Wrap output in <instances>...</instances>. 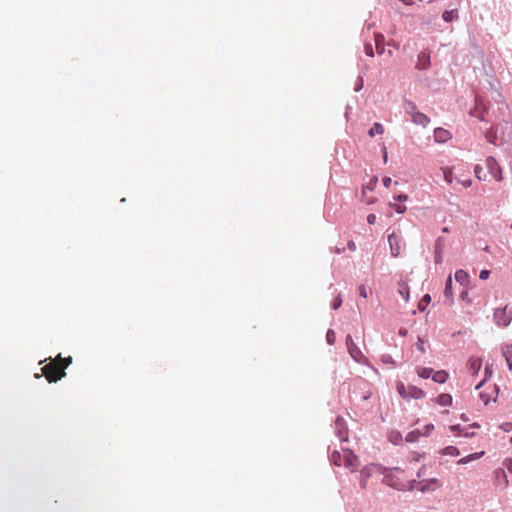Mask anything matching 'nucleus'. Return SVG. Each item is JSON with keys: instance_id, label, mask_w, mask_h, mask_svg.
<instances>
[{"instance_id": "obj_1", "label": "nucleus", "mask_w": 512, "mask_h": 512, "mask_svg": "<svg viewBox=\"0 0 512 512\" xmlns=\"http://www.w3.org/2000/svg\"><path fill=\"white\" fill-rule=\"evenodd\" d=\"M404 470L400 467H392V468H384L383 474V484L398 490V491H404L405 489V482H403L398 474L403 473Z\"/></svg>"}, {"instance_id": "obj_2", "label": "nucleus", "mask_w": 512, "mask_h": 512, "mask_svg": "<svg viewBox=\"0 0 512 512\" xmlns=\"http://www.w3.org/2000/svg\"><path fill=\"white\" fill-rule=\"evenodd\" d=\"M493 320L496 325L500 327H507L512 321V309L508 310V306L495 309L493 313Z\"/></svg>"}, {"instance_id": "obj_3", "label": "nucleus", "mask_w": 512, "mask_h": 512, "mask_svg": "<svg viewBox=\"0 0 512 512\" xmlns=\"http://www.w3.org/2000/svg\"><path fill=\"white\" fill-rule=\"evenodd\" d=\"M334 430L336 436L341 442L348 441V428L345 419L338 416L334 421Z\"/></svg>"}, {"instance_id": "obj_4", "label": "nucleus", "mask_w": 512, "mask_h": 512, "mask_svg": "<svg viewBox=\"0 0 512 512\" xmlns=\"http://www.w3.org/2000/svg\"><path fill=\"white\" fill-rule=\"evenodd\" d=\"M486 167L491 174V176L497 181L500 182L502 180V170L496 159L492 156L487 157L486 159Z\"/></svg>"}, {"instance_id": "obj_5", "label": "nucleus", "mask_w": 512, "mask_h": 512, "mask_svg": "<svg viewBox=\"0 0 512 512\" xmlns=\"http://www.w3.org/2000/svg\"><path fill=\"white\" fill-rule=\"evenodd\" d=\"M345 342H346L347 350H348V353L350 354V356L356 362H361V360L363 358V353L360 350V348L357 346V344L354 343V341L352 339V336L350 334H348L346 336V341Z\"/></svg>"}, {"instance_id": "obj_6", "label": "nucleus", "mask_w": 512, "mask_h": 512, "mask_svg": "<svg viewBox=\"0 0 512 512\" xmlns=\"http://www.w3.org/2000/svg\"><path fill=\"white\" fill-rule=\"evenodd\" d=\"M43 373L48 380V382H57L62 377L66 375V373L62 370L60 371L57 367L46 365L43 367Z\"/></svg>"}, {"instance_id": "obj_7", "label": "nucleus", "mask_w": 512, "mask_h": 512, "mask_svg": "<svg viewBox=\"0 0 512 512\" xmlns=\"http://www.w3.org/2000/svg\"><path fill=\"white\" fill-rule=\"evenodd\" d=\"M442 483L437 478H430L421 481L418 490L422 493L433 492L436 489L440 488Z\"/></svg>"}, {"instance_id": "obj_8", "label": "nucleus", "mask_w": 512, "mask_h": 512, "mask_svg": "<svg viewBox=\"0 0 512 512\" xmlns=\"http://www.w3.org/2000/svg\"><path fill=\"white\" fill-rule=\"evenodd\" d=\"M431 66V57L430 53L426 50L421 51L417 56V63L415 68L420 71H426Z\"/></svg>"}, {"instance_id": "obj_9", "label": "nucleus", "mask_w": 512, "mask_h": 512, "mask_svg": "<svg viewBox=\"0 0 512 512\" xmlns=\"http://www.w3.org/2000/svg\"><path fill=\"white\" fill-rule=\"evenodd\" d=\"M472 427H479V424L473 423L469 427H462L460 424H455L450 426V430L458 436H464L466 438H471L475 435V432L470 431Z\"/></svg>"}, {"instance_id": "obj_10", "label": "nucleus", "mask_w": 512, "mask_h": 512, "mask_svg": "<svg viewBox=\"0 0 512 512\" xmlns=\"http://www.w3.org/2000/svg\"><path fill=\"white\" fill-rule=\"evenodd\" d=\"M445 246V238L438 237L434 244V262L441 264L443 262V248Z\"/></svg>"}, {"instance_id": "obj_11", "label": "nucleus", "mask_w": 512, "mask_h": 512, "mask_svg": "<svg viewBox=\"0 0 512 512\" xmlns=\"http://www.w3.org/2000/svg\"><path fill=\"white\" fill-rule=\"evenodd\" d=\"M344 462L345 466L350 468L352 471L357 469L359 466L358 457L349 449L344 450Z\"/></svg>"}, {"instance_id": "obj_12", "label": "nucleus", "mask_w": 512, "mask_h": 512, "mask_svg": "<svg viewBox=\"0 0 512 512\" xmlns=\"http://www.w3.org/2000/svg\"><path fill=\"white\" fill-rule=\"evenodd\" d=\"M388 242L390 246L391 255L393 257L399 256L401 252L399 237L393 232L388 236Z\"/></svg>"}, {"instance_id": "obj_13", "label": "nucleus", "mask_w": 512, "mask_h": 512, "mask_svg": "<svg viewBox=\"0 0 512 512\" xmlns=\"http://www.w3.org/2000/svg\"><path fill=\"white\" fill-rule=\"evenodd\" d=\"M411 121H412L414 124H416V125H420V126H422V127H426V126L430 123V118H429L426 114H424V113H422V112H420V111L418 110V111H417L416 113H414V115L411 117Z\"/></svg>"}, {"instance_id": "obj_14", "label": "nucleus", "mask_w": 512, "mask_h": 512, "mask_svg": "<svg viewBox=\"0 0 512 512\" xmlns=\"http://www.w3.org/2000/svg\"><path fill=\"white\" fill-rule=\"evenodd\" d=\"M407 389H408L407 399L412 398V399L418 400V399H423L426 396V393L424 392V390H422L421 388H419L417 386L409 385L407 387Z\"/></svg>"}, {"instance_id": "obj_15", "label": "nucleus", "mask_w": 512, "mask_h": 512, "mask_svg": "<svg viewBox=\"0 0 512 512\" xmlns=\"http://www.w3.org/2000/svg\"><path fill=\"white\" fill-rule=\"evenodd\" d=\"M434 138L436 142L444 143L451 138V133L444 128L438 127L434 130Z\"/></svg>"}, {"instance_id": "obj_16", "label": "nucleus", "mask_w": 512, "mask_h": 512, "mask_svg": "<svg viewBox=\"0 0 512 512\" xmlns=\"http://www.w3.org/2000/svg\"><path fill=\"white\" fill-rule=\"evenodd\" d=\"M444 297L449 300L450 303H453L454 294H453V282L452 277L448 276L445 282L444 288Z\"/></svg>"}, {"instance_id": "obj_17", "label": "nucleus", "mask_w": 512, "mask_h": 512, "mask_svg": "<svg viewBox=\"0 0 512 512\" xmlns=\"http://www.w3.org/2000/svg\"><path fill=\"white\" fill-rule=\"evenodd\" d=\"M455 280L462 286L466 287L469 284V275L463 269H458L455 272Z\"/></svg>"}, {"instance_id": "obj_18", "label": "nucleus", "mask_w": 512, "mask_h": 512, "mask_svg": "<svg viewBox=\"0 0 512 512\" xmlns=\"http://www.w3.org/2000/svg\"><path fill=\"white\" fill-rule=\"evenodd\" d=\"M403 109L406 114L410 115V117H412L414 113L418 111L417 105L413 101L408 99H404Z\"/></svg>"}, {"instance_id": "obj_19", "label": "nucleus", "mask_w": 512, "mask_h": 512, "mask_svg": "<svg viewBox=\"0 0 512 512\" xmlns=\"http://www.w3.org/2000/svg\"><path fill=\"white\" fill-rule=\"evenodd\" d=\"M448 377V372H446L445 370H438L436 372H433L432 380L436 383L443 384L447 381Z\"/></svg>"}, {"instance_id": "obj_20", "label": "nucleus", "mask_w": 512, "mask_h": 512, "mask_svg": "<svg viewBox=\"0 0 512 512\" xmlns=\"http://www.w3.org/2000/svg\"><path fill=\"white\" fill-rule=\"evenodd\" d=\"M374 40H375V46H376V51L378 54H383L384 51H385V47H384V36L380 33H375L374 34Z\"/></svg>"}, {"instance_id": "obj_21", "label": "nucleus", "mask_w": 512, "mask_h": 512, "mask_svg": "<svg viewBox=\"0 0 512 512\" xmlns=\"http://www.w3.org/2000/svg\"><path fill=\"white\" fill-rule=\"evenodd\" d=\"M452 400V396L447 393H442L436 398V402L441 406H450L452 404Z\"/></svg>"}, {"instance_id": "obj_22", "label": "nucleus", "mask_w": 512, "mask_h": 512, "mask_svg": "<svg viewBox=\"0 0 512 512\" xmlns=\"http://www.w3.org/2000/svg\"><path fill=\"white\" fill-rule=\"evenodd\" d=\"M493 392L495 393V397L493 398L491 395L486 394L485 392H481L479 394L480 399L484 402L485 405H487L491 400H493L494 402L496 401V397L499 393V387L497 385H494Z\"/></svg>"}, {"instance_id": "obj_23", "label": "nucleus", "mask_w": 512, "mask_h": 512, "mask_svg": "<svg viewBox=\"0 0 512 512\" xmlns=\"http://www.w3.org/2000/svg\"><path fill=\"white\" fill-rule=\"evenodd\" d=\"M458 17L459 14L457 9L445 10L442 14V19L447 23L452 22L454 19H458Z\"/></svg>"}, {"instance_id": "obj_24", "label": "nucleus", "mask_w": 512, "mask_h": 512, "mask_svg": "<svg viewBox=\"0 0 512 512\" xmlns=\"http://www.w3.org/2000/svg\"><path fill=\"white\" fill-rule=\"evenodd\" d=\"M422 436V432L419 429H414L407 433L405 437V441L408 443H415L419 440V438Z\"/></svg>"}, {"instance_id": "obj_25", "label": "nucleus", "mask_w": 512, "mask_h": 512, "mask_svg": "<svg viewBox=\"0 0 512 512\" xmlns=\"http://www.w3.org/2000/svg\"><path fill=\"white\" fill-rule=\"evenodd\" d=\"M502 355L506 360L509 370L512 371V346H506L503 348Z\"/></svg>"}, {"instance_id": "obj_26", "label": "nucleus", "mask_w": 512, "mask_h": 512, "mask_svg": "<svg viewBox=\"0 0 512 512\" xmlns=\"http://www.w3.org/2000/svg\"><path fill=\"white\" fill-rule=\"evenodd\" d=\"M417 375L422 379L432 378L433 369L428 367H417L416 368Z\"/></svg>"}, {"instance_id": "obj_27", "label": "nucleus", "mask_w": 512, "mask_h": 512, "mask_svg": "<svg viewBox=\"0 0 512 512\" xmlns=\"http://www.w3.org/2000/svg\"><path fill=\"white\" fill-rule=\"evenodd\" d=\"M383 133H384V127L381 123H378V122H375L368 131V135L370 137H374L375 135L383 134Z\"/></svg>"}, {"instance_id": "obj_28", "label": "nucleus", "mask_w": 512, "mask_h": 512, "mask_svg": "<svg viewBox=\"0 0 512 512\" xmlns=\"http://www.w3.org/2000/svg\"><path fill=\"white\" fill-rule=\"evenodd\" d=\"M483 454H484V452H476V453L469 454V455L461 458L458 461V463L462 464V465L467 464L473 460L479 459Z\"/></svg>"}, {"instance_id": "obj_29", "label": "nucleus", "mask_w": 512, "mask_h": 512, "mask_svg": "<svg viewBox=\"0 0 512 512\" xmlns=\"http://www.w3.org/2000/svg\"><path fill=\"white\" fill-rule=\"evenodd\" d=\"M440 453L442 455H448V456H458L460 454L459 449L456 446H446L443 448Z\"/></svg>"}, {"instance_id": "obj_30", "label": "nucleus", "mask_w": 512, "mask_h": 512, "mask_svg": "<svg viewBox=\"0 0 512 512\" xmlns=\"http://www.w3.org/2000/svg\"><path fill=\"white\" fill-rule=\"evenodd\" d=\"M330 462L335 466L341 465V454L339 451L334 450L330 455Z\"/></svg>"}, {"instance_id": "obj_31", "label": "nucleus", "mask_w": 512, "mask_h": 512, "mask_svg": "<svg viewBox=\"0 0 512 512\" xmlns=\"http://www.w3.org/2000/svg\"><path fill=\"white\" fill-rule=\"evenodd\" d=\"M481 368V361L480 360H470L469 361V370L471 371V373L474 375V374H477L478 371L480 370Z\"/></svg>"}, {"instance_id": "obj_32", "label": "nucleus", "mask_w": 512, "mask_h": 512, "mask_svg": "<svg viewBox=\"0 0 512 512\" xmlns=\"http://www.w3.org/2000/svg\"><path fill=\"white\" fill-rule=\"evenodd\" d=\"M396 388H397V392L399 393V395L402 398L407 399L408 389L404 385V383L403 382H398L397 385H396Z\"/></svg>"}, {"instance_id": "obj_33", "label": "nucleus", "mask_w": 512, "mask_h": 512, "mask_svg": "<svg viewBox=\"0 0 512 512\" xmlns=\"http://www.w3.org/2000/svg\"><path fill=\"white\" fill-rule=\"evenodd\" d=\"M420 484H421V481L413 479V480L409 481L408 483H405L404 491H413L416 488L418 489Z\"/></svg>"}, {"instance_id": "obj_34", "label": "nucleus", "mask_w": 512, "mask_h": 512, "mask_svg": "<svg viewBox=\"0 0 512 512\" xmlns=\"http://www.w3.org/2000/svg\"><path fill=\"white\" fill-rule=\"evenodd\" d=\"M431 301V297L429 294H425L422 299L420 300L419 304H418V309L420 311H424L426 306L429 304V302Z\"/></svg>"}, {"instance_id": "obj_35", "label": "nucleus", "mask_w": 512, "mask_h": 512, "mask_svg": "<svg viewBox=\"0 0 512 512\" xmlns=\"http://www.w3.org/2000/svg\"><path fill=\"white\" fill-rule=\"evenodd\" d=\"M342 302H343V301H342V298H341V296H340V294H339V295H338L337 297H335V298L333 299V301L331 302V308H332L333 310H337V309H339V308L341 307V305H342Z\"/></svg>"}, {"instance_id": "obj_36", "label": "nucleus", "mask_w": 512, "mask_h": 512, "mask_svg": "<svg viewBox=\"0 0 512 512\" xmlns=\"http://www.w3.org/2000/svg\"><path fill=\"white\" fill-rule=\"evenodd\" d=\"M380 360H381V362L383 364H390V365H394L395 364V361H394L393 357L390 354H383V355H381Z\"/></svg>"}, {"instance_id": "obj_37", "label": "nucleus", "mask_w": 512, "mask_h": 512, "mask_svg": "<svg viewBox=\"0 0 512 512\" xmlns=\"http://www.w3.org/2000/svg\"><path fill=\"white\" fill-rule=\"evenodd\" d=\"M389 205H390V207H392L394 209V211L397 214H403L407 210L405 205L393 204V203H390Z\"/></svg>"}, {"instance_id": "obj_38", "label": "nucleus", "mask_w": 512, "mask_h": 512, "mask_svg": "<svg viewBox=\"0 0 512 512\" xmlns=\"http://www.w3.org/2000/svg\"><path fill=\"white\" fill-rule=\"evenodd\" d=\"M326 341L329 345H333L335 343V333L332 329H328L326 333Z\"/></svg>"}, {"instance_id": "obj_39", "label": "nucleus", "mask_w": 512, "mask_h": 512, "mask_svg": "<svg viewBox=\"0 0 512 512\" xmlns=\"http://www.w3.org/2000/svg\"><path fill=\"white\" fill-rule=\"evenodd\" d=\"M415 346L417 350L420 351L421 353L425 352V340L422 337H418Z\"/></svg>"}, {"instance_id": "obj_40", "label": "nucleus", "mask_w": 512, "mask_h": 512, "mask_svg": "<svg viewBox=\"0 0 512 512\" xmlns=\"http://www.w3.org/2000/svg\"><path fill=\"white\" fill-rule=\"evenodd\" d=\"M364 51H365V54L369 57H373L374 56V50H373V46L371 43L369 42H366L364 44Z\"/></svg>"}, {"instance_id": "obj_41", "label": "nucleus", "mask_w": 512, "mask_h": 512, "mask_svg": "<svg viewBox=\"0 0 512 512\" xmlns=\"http://www.w3.org/2000/svg\"><path fill=\"white\" fill-rule=\"evenodd\" d=\"M482 173H483L482 166L479 165V164L475 165V167H474V174H475L477 179L483 180Z\"/></svg>"}, {"instance_id": "obj_42", "label": "nucleus", "mask_w": 512, "mask_h": 512, "mask_svg": "<svg viewBox=\"0 0 512 512\" xmlns=\"http://www.w3.org/2000/svg\"><path fill=\"white\" fill-rule=\"evenodd\" d=\"M444 179L447 183H452L453 181V173L451 170H445L444 171Z\"/></svg>"}, {"instance_id": "obj_43", "label": "nucleus", "mask_w": 512, "mask_h": 512, "mask_svg": "<svg viewBox=\"0 0 512 512\" xmlns=\"http://www.w3.org/2000/svg\"><path fill=\"white\" fill-rule=\"evenodd\" d=\"M393 199H394L395 201H398V202H405V201H407V200H408V195H407V194H404V193H400V194H398V195H395V196L393 197Z\"/></svg>"}, {"instance_id": "obj_44", "label": "nucleus", "mask_w": 512, "mask_h": 512, "mask_svg": "<svg viewBox=\"0 0 512 512\" xmlns=\"http://www.w3.org/2000/svg\"><path fill=\"white\" fill-rule=\"evenodd\" d=\"M433 430H434V425L431 423L427 424L424 427V432H422V435L429 436Z\"/></svg>"}, {"instance_id": "obj_45", "label": "nucleus", "mask_w": 512, "mask_h": 512, "mask_svg": "<svg viewBox=\"0 0 512 512\" xmlns=\"http://www.w3.org/2000/svg\"><path fill=\"white\" fill-rule=\"evenodd\" d=\"M362 88H363V78L358 77V79L355 83V86H354V91L359 92Z\"/></svg>"}, {"instance_id": "obj_46", "label": "nucleus", "mask_w": 512, "mask_h": 512, "mask_svg": "<svg viewBox=\"0 0 512 512\" xmlns=\"http://www.w3.org/2000/svg\"><path fill=\"white\" fill-rule=\"evenodd\" d=\"M490 273H491V272H490L489 270H487V269H483V270H481V271H480V273H479V278H480L481 280H487V279L490 277Z\"/></svg>"}, {"instance_id": "obj_47", "label": "nucleus", "mask_w": 512, "mask_h": 512, "mask_svg": "<svg viewBox=\"0 0 512 512\" xmlns=\"http://www.w3.org/2000/svg\"><path fill=\"white\" fill-rule=\"evenodd\" d=\"M391 442L397 445L400 441H402V435L399 432H396L395 435L391 437Z\"/></svg>"}, {"instance_id": "obj_48", "label": "nucleus", "mask_w": 512, "mask_h": 512, "mask_svg": "<svg viewBox=\"0 0 512 512\" xmlns=\"http://www.w3.org/2000/svg\"><path fill=\"white\" fill-rule=\"evenodd\" d=\"M358 293H359V296L362 298H367V296H368L367 289L364 285H360L358 287Z\"/></svg>"}, {"instance_id": "obj_49", "label": "nucleus", "mask_w": 512, "mask_h": 512, "mask_svg": "<svg viewBox=\"0 0 512 512\" xmlns=\"http://www.w3.org/2000/svg\"><path fill=\"white\" fill-rule=\"evenodd\" d=\"M504 466L510 473H512V458L505 459Z\"/></svg>"}, {"instance_id": "obj_50", "label": "nucleus", "mask_w": 512, "mask_h": 512, "mask_svg": "<svg viewBox=\"0 0 512 512\" xmlns=\"http://www.w3.org/2000/svg\"><path fill=\"white\" fill-rule=\"evenodd\" d=\"M426 469V465H422L417 471V478H422L425 475Z\"/></svg>"}, {"instance_id": "obj_51", "label": "nucleus", "mask_w": 512, "mask_h": 512, "mask_svg": "<svg viewBox=\"0 0 512 512\" xmlns=\"http://www.w3.org/2000/svg\"><path fill=\"white\" fill-rule=\"evenodd\" d=\"M492 373H493L492 365H487L485 367V378H486V380L492 376Z\"/></svg>"}, {"instance_id": "obj_52", "label": "nucleus", "mask_w": 512, "mask_h": 512, "mask_svg": "<svg viewBox=\"0 0 512 512\" xmlns=\"http://www.w3.org/2000/svg\"><path fill=\"white\" fill-rule=\"evenodd\" d=\"M496 476H497V477H500V476H501V477H503V478H504V481H505V485H507V484H508V480H507V477H506L505 471H504L503 469H499V470H497V472H496Z\"/></svg>"}, {"instance_id": "obj_53", "label": "nucleus", "mask_w": 512, "mask_h": 512, "mask_svg": "<svg viewBox=\"0 0 512 512\" xmlns=\"http://www.w3.org/2000/svg\"><path fill=\"white\" fill-rule=\"evenodd\" d=\"M399 293L401 294V296L403 298H405L407 300L409 297V288L406 286L404 289H400Z\"/></svg>"}, {"instance_id": "obj_54", "label": "nucleus", "mask_w": 512, "mask_h": 512, "mask_svg": "<svg viewBox=\"0 0 512 512\" xmlns=\"http://www.w3.org/2000/svg\"><path fill=\"white\" fill-rule=\"evenodd\" d=\"M382 181H383V185H384L386 188L390 187V185H391V183H392V179H391L390 177H384V178L382 179Z\"/></svg>"}, {"instance_id": "obj_55", "label": "nucleus", "mask_w": 512, "mask_h": 512, "mask_svg": "<svg viewBox=\"0 0 512 512\" xmlns=\"http://www.w3.org/2000/svg\"><path fill=\"white\" fill-rule=\"evenodd\" d=\"M375 221H376V216L374 214H369L367 216L368 224L373 225L375 223Z\"/></svg>"}, {"instance_id": "obj_56", "label": "nucleus", "mask_w": 512, "mask_h": 512, "mask_svg": "<svg viewBox=\"0 0 512 512\" xmlns=\"http://www.w3.org/2000/svg\"><path fill=\"white\" fill-rule=\"evenodd\" d=\"M461 183V185L465 188H468L471 186L472 184V181L471 179H465V180H462V181H459Z\"/></svg>"}, {"instance_id": "obj_57", "label": "nucleus", "mask_w": 512, "mask_h": 512, "mask_svg": "<svg viewBox=\"0 0 512 512\" xmlns=\"http://www.w3.org/2000/svg\"><path fill=\"white\" fill-rule=\"evenodd\" d=\"M347 247L350 251H355L356 250V244L353 240H350L348 241L347 243Z\"/></svg>"}, {"instance_id": "obj_58", "label": "nucleus", "mask_w": 512, "mask_h": 512, "mask_svg": "<svg viewBox=\"0 0 512 512\" xmlns=\"http://www.w3.org/2000/svg\"><path fill=\"white\" fill-rule=\"evenodd\" d=\"M460 298L464 301H469L468 299V291L467 290H463L461 293H460Z\"/></svg>"}, {"instance_id": "obj_59", "label": "nucleus", "mask_w": 512, "mask_h": 512, "mask_svg": "<svg viewBox=\"0 0 512 512\" xmlns=\"http://www.w3.org/2000/svg\"><path fill=\"white\" fill-rule=\"evenodd\" d=\"M377 181H378L377 177H373V178L370 180V183H369V185H368V186H369V187L374 188V186L376 185Z\"/></svg>"}, {"instance_id": "obj_60", "label": "nucleus", "mask_w": 512, "mask_h": 512, "mask_svg": "<svg viewBox=\"0 0 512 512\" xmlns=\"http://www.w3.org/2000/svg\"><path fill=\"white\" fill-rule=\"evenodd\" d=\"M367 190L372 191V190H373V188H372V187H369V186H363V187H362V196H363V197H364V196H366V191H367Z\"/></svg>"}, {"instance_id": "obj_61", "label": "nucleus", "mask_w": 512, "mask_h": 512, "mask_svg": "<svg viewBox=\"0 0 512 512\" xmlns=\"http://www.w3.org/2000/svg\"><path fill=\"white\" fill-rule=\"evenodd\" d=\"M63 361L65 362L63 365V369H65L71 363L72 359H71V357H68V358H65Z\"/></svg>"}, {"instance_id": "obj_62", "label": "nucleus", "mask_w": 512, "mask_h": 512, "mask_svg": "<svg viewBox=\"0 0 512 512\" xmlns=\"http://www.w3.org/2000/svg\"><path fill=\"white\" fill-rule=\"evenodd\" d=\"M485 382H486V378H484L481 382H479V383L476 385L475 389H476V390L480 389V388L484 385V383H485Z\"/></svg>"}, {"instance_id": "obj_63", "label": "nucleus", "mask_w": 512, "mask_h": 512, "mask_svg": "<svg viewBox=\"0 0 512 512\" xmlns=\"http://www.w3.org/2000/svg\"><path fill=\"white\" fill-rule=\"evenodd\" d=\"M361 474H362L363 479H366L370 476V473L367 472L365 469L362 470Z\"/></svg>"}, {"instance_id": "obj_64", "label": "nucleus", "mask_w": 512, "mask_h": 512, "mask_svg": "<svg viewBox=\"0 0 512 512\" xmlns=\"http://www.w3.org/2000/svg\"><path fill=\"white\" fill-rule=\"evenodd\" d=\"M399 334H400L401 336H405V335L407 334V330H406V329H404V328H401V329L399 330Z\"/></svg>"}]
</instances>
